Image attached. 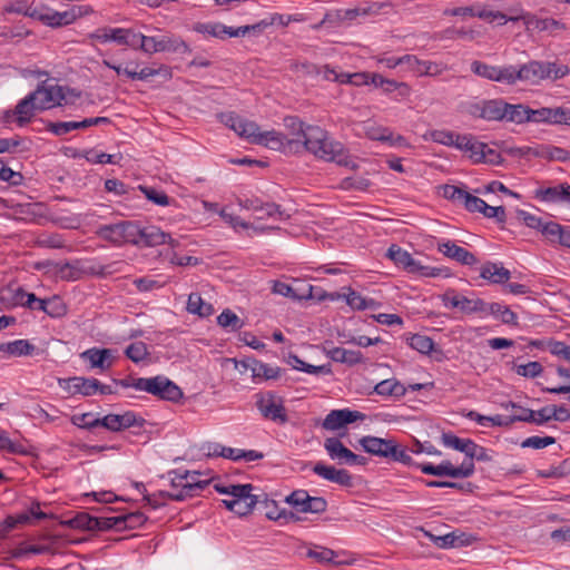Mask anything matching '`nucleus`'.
<instances>
[{
    "instance_id": "nucleus-1",
    "label": "nucleus",
    "mask_w": 570,
    "mask_h": 570,
    "mask_svg": "<svg viewBox=\"0 0 570 570\" xmlns=\"http://www.w3.org/2000/svg\"><path fill=\"white\" fill-rule=\"evenodd\" d=\"M298 154L308 151L324 161L347 165V154L344 146L333 139L330 134L320 126L307 129L306 140H298Z\"/></svg>"
},
{
    "instance_id": "nucleus-2",
    "label": "nucleus",
    "mask_w": 570,
    "mask_h": 570,
    "mask_svg": "<svg viewBox=\"0 0 570 570\" xmlns=\"http://www.w3.org/2000/svg\"><path fill=\"white\" fill-rule=\"evenodd\" d=\"M570 73V68L550 61L531 60L520 66L510 65V86L518 81L529 85H538L542 80L562 79Z\"/></svg>"
},
{
    "instance_id": "nucleus-3",
    "label": "nucleus",
    "mask_w": 570,
    "mask_h": 570,
    "mask_svg": "<svg viewBox=\"0 0 570 570\" xmlns=\"http://www.w3.org/2000/svg\"><path fill=\"white\" fill-rule=\"evenodd\" d=\"M171 491L168 495L174 501H183L187 498H193L199 494L210 482L209 479L202 480V473L198 471H170Z\"/></svg>"
},
{
    "instance_id": "nucleus-4",
    "label": "nucleus",
    "mask_w": 570,
    "mask_h": 570,
    "mask_svg": "<svg viewBox=\"0 0 570 570\" xmlns=\"http://www.w3.org/2000/svg\"><path fill=\"white\" fill-rule=\"evenodd\" d=\"M82 14L80 7H72L66 11H56L46 4L42 0L32 1V8L29 18L39 20L45 26L59 28L72 23Z\"/></svg>"
},
{
    "instance_id": "nucleus-5",
    "label": "nucleus",
    "mask_w": 570,
    "mask_h": 570,
    "mask_svg": "<svg viewBox=\"0 0 570 570\" xmlns=\"http://www.w3.org/2000/svg\"><path fill=\"white\" fill-rule=\"evenodd\" d=\"M360 444L365 452L385 459H391L395 462L410 463L411 455L396 443L394 439H382L376 436H363Z\"/></svg>"
},
{
    "instance_id": "nucleus-6",
    "label": "nucleus",
    "mask_w": 570,
    "mask_h": 570,
    "mask_svg": "<svg viewBox=\"0 0 570 570\" xmlns=\"http://www.w3.org/2000/svg\"><path fill=\"white\" fill-rule=\"evenodd\" d=\"M137 385L138 391L174 403L179 402L184 396L181 389L165 375L144 377V381L139 382Z\"/></svg>"
},
{
    "instance_id": "nucleus-7",
    "label": "nucleus",
    "mask_w": 570,
    "mask_h": 570,
    "mask_svg": "<svg viewBox=\"0 0 570 570\" xmlns=\"http://www.w3.org/2000/svg\"><path fill=\"white\" fill-rule=\"evenodd\" d=\"M252 484H237L232 487L230 497L224 499V505L238 515H246L252 512L258 503V497L253 494Z\"/></svg>"
},
{
    "instance_id": "nucleus-8",
    "label": "nucleus",
    "mask_w": 570,
    "mask_h": 570,
    "mask_svg": "<svg viewBox=\"0 0 570 570\" xmlns=\"http://www.w3.org/2000/svg\"><path fill=\"white\" fill-rule=\"evenodd\" d=\"M96 234L114 245L126 243L135 245L136 236L138 235V224L126 220L118 224L102 225L97 229Z\"/></svg>"
},
{
    "instance_id": "nucleus-9",
    "label": "nucleus",
    "mask_w": 570,
    "mask_h": 570,
    "mask_svg": "<svg viewBox=\"0 0 570 570\" xmlns=\"http://www.w3.org/2000/svg\"><path fill=\"white\" fill-rule=\"evenodd\" d=\"M67 89L62 86L58 85H49V86H39L33 92H31V97L35 101H37V107L39 110L49 109L53 106H61L62 104H68Z\"/></svg>"
},
{
    "instance_id": "nucleus-10",
    "label": "nucleus",
    "mask_w": 570,
    "mask_h": 570,
    "mask_svg": "<svg viewBox=\"0 0 570 570\" xmlns=\"http://www.w3.org/2000/svg\"><path fill=\"white\" fill-rule=\"evenodd\" d=\"M261 414L273 422L284 424L288 417L283 400L273 392L262 394L256 401Z\"/></svg>"
},
{
    "instance_id": "nucleus-11",
    "label": "nucleus",
    "mask_w": 570,
    "mask_h": 570,
    "mask_svg": "<svg viewBox=\"0 0 570 570\" xmlns=\"http://www.w3.org/2000/svg\"><path fill=\"white\" fill-rule=\"evenodd\" d=\"M286 502L302 513H323L327 508L324 498L311 497L305 490L293 491L286 498Z\"/></svg>"
},
{
    "instance_id": "nucleus-12",
    "label": "nucleus",
    "mask_w": 570,
    "mask_h": 570,
    "mask_svg": "<svg viewBox=\"0 0 570 570\" xmlns=\"http://www.w3.org/2000/svg\"><path fill=\"white\" fill-rule=\"evenodd\" d=\"M220 120L239 137L247 139L252 144H254V139L259 138L262 132L256 122L244 119L234 112L222 114Z\"/></svg>"
},
{
    "instance_id": "nucleus-13",
    "label": "nucleus",
    "mask_w": 570,
    "mask_h": 570,
    "mask_svg": "<svg viewBox=\"0 0 570 570\" xmlns=\"http://www.w3.org/2000/svg\"><path fill=\"white\" fill-rule=\"evenodd\" d=\"M254 144L273 150L293 154H298L299 146L297 145V139H288V137L276 130L262 131L259 138L254 139Z\"/></svg>"
},
{
    "instance_id": "nucleus-14",
    "label": "nucleus",
    "mask_w": 570,
    "mask_h": 570,
    "mask_svg": "<svg viewBox=\"0 0 570 570\" xmlns=\"http://www.w3.org/2000/svg\"><path fill=\"white\" fill-rule=\"evenodd\" d=\"M470 68L475 76L482 79L510 86V65L493 66L481 60H473Z\"/></svg>"
},
{
    "instance_id": "nucleus-15",
    "label": "nucleus",
    "mask_w": 570,
    "mask_h": 570,
    "mask_svg": "<svg viewBox=\"0 0 570 570\" xmlns=\"http://www.w3.org/2000/svg\"><path fill=\"white\" fill-rule=\"evenodd\" d=\"M144 423L145 420L132 411H127L122 414H107L104 417H99V426L111 432H119L131 426L141 428Z\"/></svg>"
},
{
    "instance_id": "nucleus-16",
    "label": "nucleus",
    "mask_w": 570,
    "mask_h": 570,
    "mask_svg": "<svg viewBox=\"0 0 570 570\" xmlns=\"http://www.w3.org/2000/svg\"><path fill=\"white\" fill-rule=\"evenodd\" d=\"M430 238H432V236H430ZM433 239L436 242L438 250L450 259L466 266L475 265L479 262L474 254L458 246L452 240L436 239L435 237H433Z\"/></svg>"
},
{
    "instance_id": "nucleus-17",
    "label": "nucleus",
    "mask_w": 570,
    "mask_h": 570,
    "mask_svg": "<svg viewBox=\"0 0 570 570\" xmlns=\"http://www.w3.org/2000/svg\"><path fill=\"white\" fill-rule=\"evenodd\" d=\"M163 244H168L171 247L178 246V242L174 239L170 234L163 232L159 227H141L138 224V235L136 236L135 245L158 246Z\"/></svg>"
},
{
    "instance_id": "nucleus-18",
    "label": "nucleus",
    "mask_w": 570,
    "mask_h": 570,
    "mask_svg": "<svg viewBox=\"0 0 570 570\" xmlns=\"http://www.w3.org/2000/svg\"><path fill=\"white\" fill-rule=\"evenodd\" d=\"M365 419V414L358 411H352L348 409L342 410H332L323 421V428L328 431H336L345 425L356 422L363 421Z\"/></svg>"
},
{
    "instance_id": "nucleus-19",
    "label": "nucleus",
    "mask_w": 570,
    "mask_h": 570,
    "mask_svg": "<svg viewBox=\"0 0 570 570\" xmlns=\"http://www.w3.org/2000/svg\"><path fill=\"white\" fill-rule=\"evenodd\" d=\"M475 471L474 462L464 460L459 466H454L450 461H444L438 465L430 464V474L450 478H470Z\"/></svg>"
},
{
    "instance_id": "nucleus-20",
    "label": "nucleus",
    "mask_w": 570,
    "mask_h": 570,
    "mask_svg": "<svg viewBox=\"0 0 570 570\" xmlns=\"http://www.w3.org/2000/svg\"><path fill=\"white\" fill-rule=\"evenodd\" d=\"M445 14L451 16H460L463 18L466 17H479L481 19H485L490 22H497L498 24L502 26L507 23L509 20H517V18H507V16L500 11H488L483 9H478L473 6L470 7H460L451 10H445Z\"/></svg>"
},
{
    "instance_id": "nucleus-21",
    "label": "nucleus",
    "mask_w": 570,
    "mask_h": 570,
    "mask_svg": "<svg viewBox=\"0 0 570 570\" xmlns=\"http://www.w3.org/2000/svg\"><path fill=\"white\" fill-rule=\"evenodd\" d=\"M532 122H548L551 125H569L570 109L564 107L532 109Z\"/></svg>"
},
{
    "instance_id": "nucleus-22",
    "label": "nucleus",
    "mask_w": 570,
    "mask_h": 570,
    "mask_svg": "<svg viewBox=\"0 0 570 570\" xmlns=\"http://www.w3.org/2000/svg\"><path fill=\"white\" fill-rule=\"evenodd\" d=\"M466 157L476 164L485 163L498 165L501 163L500 153L488 144L480 141L476 137H474L473 144H471V149L466 154Z\"/></svg>"
},
{
    "instance_id": "nucleus-23",
    "label": "nucleus",
    "mask_w": 570,
    "mask_h": 570,
    "mask_svg": "<svg viewBox=\"0 0 570 570\" xmlns=\"http://www.w3.org/2000/svg\"><path fill=\"white\" fill-rule=\"evenodd\" d=\"M313 472L316 475H318L327 481L337 483L340 485H343V487L352 485V476L348 473V471L345 469H336L333 465H326L322 462H317L313 466Z\"/></svg>"
},
{
    "instance_id": "nucleus-24",
    "label": "nucleus",
    "mask_w": 570,
    "mask_h": 570,
    "mask_svg": "<svg viewBox=\"0 0 570 570\" xmlns=\"http://www.w3.org/2000/svg\"><path fill=\"white\" fill-rule=\"evenodd\" d=\"M60 386L66 389L70 394H81L83 396H90L97 393L98 380L86 379L80 376L70 377L68 380L60 381Z\"/></svg>"
},
{
    "instance_id": "nucleus-25",
    "label": "nucleus",
    "mask_w": 570,
    "mask_h": 570,
    "mask_svg": "<svg viewBox=\"0 0 570 570\" xmlns=\"http://www.w3.org/2000/svg\"><path fill=\"white\" fill-rule=\"evenodd\" d=\"M534 197L543 203L570 202V185L560 184L551 187L537 188Z\"/></svg>"
},
{
    "instance_id": "nucleus-26",
    "label": "nucleus",
    "mask_w": 570,
    "mask_h": 570,
    "mask_svg": "<svg viewBox=\"0 0 570 570\" xmlns=\"http://www.w3.org/2000/svg\"><path fill=\"white\" fill-rule=\"evenodd\" d=\"M81 357L90 363L92 368L109 370L114 363V353L109 348H89L81 353Z\"/></svg>"
},
{
    "instance_id": "nucleus-27",
    "label": "nucleus",
    "mask_w": 570,
    "mask_h": 570,
    "mask_svg": "<svg viewBox=\"0 0 570 570\" xmlns=\"http://www.w3.org/2000/svg\"><path fill=\"white\" fill-rule=\"evenodd\" d=\"M524 23L528 30L548 32L551 36H556L558 32L566 30V24L563 22L552 18L529 16L524 18Z\"/></svg>"
},
{
    "instance_id": "nucleus-28",
    "label": "nucleus",
    "mask_w": 570,
    "mask_h": 570,
    "mask_svg": "<svg viewBox=\"0 0 570 570\" xmlns=\"http://www.w3.org/2000/svg\"><path fill=\"white\" fill-rule=\"evenodd\" d=\"M240 363L246 370H250L255 379L275 380L281 373L279 367L271 366L255 358H247Z\"/></svg>"
},
{
    "instance_id": "nucleus-29",
    "label": "nucleus",
    "mask_w": 570,
    "mask_h": 570,
    "mask_svg": "<svg viewBox=\"0 0 570 570\" xmlns=\"http://www.w3.org/2000/svg\"><path fill=\"white\" fill-rule=\"evenodd\" d=\"M36 346L28 340H16L0 344V354L4 356H27L33 354Z\"/></svg>"
},
{
    "instance_id": "nucleus-30",
    "label": "nucleus",
    "mask_w": 570,
    "mask_h": 570,
    "mask_svg": "<svg viewBox=\"0 0 570 570\" xmlns=\"http://www.w3.org/2000/svg\"><path fill=\"white\" fill-rule=\"evenodd\" d=\"M480 276L493 284H502L510 279L511 273L499 263H487L480 269Z\"/></svg>"
},
{
    "instance_id": "nucleus-31",
    "label": "nucleus",
    "mask_w": 570,
    "mask_h": 570,
    "mask_svg": "<svg viewBox=\"0 0 570 570\" xmlns=\"http://www.w3.org/2000/svg\"><path fill=\"white\" fill-rule=\"evenodd\" d=\"M326 355L334 362L344 363L350 366L363 362V355L360 351L346 350L343 347H332L325 350Z\"/></svg>"
},
{
    "instance_id": "nucleus-32",
    "label": "nucleus",
    "mask_w": 570,
    "mask_h": 570,
    "mask_svg": "<svg viewBox=\"0 0 570 570\" xmlns=\"http://www.w3.org/2000/svg\"><path fill=\"white\" fill-rule=\"evenodd\" d=\"M36 104L37 101L32 99L30 94L18 102L12 114L17 116L19 126L29 122L35 116V112L39 110Z\"/></svg>"
},
{
    "instance_id": "nucleus-33",
    "label": "nucleus",
    "mask_w": 570,
    "mask_h": 570,
    "mask_svg": "<svg viewBox=\"0 0 570 570\" xmlns=\"http://www.w3.org/2000/svg\"><path fill=\"white\" fill-rule=\"evenodd\" d=\"M188 51V46L179 37L168 32L159 35L158 52L186 53Z\"/></svg>"
},
{
    "instance_id": "nucleus-34",
    "label": "nucleus",
    "mask_w": 570,
    "mask_h": 570,
    "mask_svg": "<svg viewBox=\"0 0 570 570\" xmlns=\"http://www.w3.org/2000/svg\"><path fill=\"white\" fill-rule=\"evenodd\" d=\"M430 540L439 548H458L469 543L463 532H449L438 535L430 532Z\"/></svg>"
},
{
    "instance_id": "nucleus-35",
    "label": "nucleus",
    "mask_w": 570,
    "mask_h": 570,
    "mask_svg": "<svg viewBox=\"0 0 570 570\" xmlns=\"http://www.w3.org/2000/svg\"><path fill=\"white\" fill-rule=\"evenodd\" d=\"M454 303L456 304L455 308L466 315L478 314L480 317H482V312L485 311V301L479 297H468L460 294L458 302Z\"/></svg>"
},
{
    "instance_id": "nucleus-36",
    "label": "nucleus",
    "mask_w": 570,
    "mask_h": 570,
    "mask_svg": "<svg viewBox=\"0 0 570 570\" xmlns=\"http://www.w3.org/2000/svg\"><path fill=\"white\" fill-rule=\"evenodd\" d=\"M386 257L393 261L397 266H402L410 272L416 271V264L412 256L406 250L396 245H392L387 249Z\"/></svg>"
},
{
    "instance_id": "nucleus-37",
    "label": "nucleus",
    "mask_w": 570,
    "mask_h": 570,
    "mask_svg": "<svg viewBox=\"0 0 570 570\" xmlns=\"http://www.w3.org/2000/svg\"><path fill=\"white\" fill-rule=\"evenodd\" d=\"M324 448L332 460L347 462L351 450L347 449L337 438H328L324 442Z\"/></svg>"
},
{
    "instance_id": "nucleus-38",
    "label": "nucleus",
    "mask_w": 570,
    "mask_h": 570,
    "mask_svg": "<svg viewBox=\"0 0 570 570\" xmlns=\"http://www.w3.org/2000/svg\"><path fill=\"white\" fill-rule=\"evenodd\" d=\"M187 311L200 317H207L213 315L214 307L212 304L205 302L198 293H191L188 296Z\"/></svg>"
},
{
    "instance_id": "nucleus-39",
    "label": "nucleus",
    "mask_w": 570,
    "mask_h": 570,
    "mask_svg": "<svg viewBox=\"0 0 570 570\" xmlns=\"http://www.w3.org/2000/svg\"><path fill=\"white\" fill-rule=\"evenodd\" d=\"M302 68L305 70L307 75H315L322 77L324 80L336 81L341 83V76L343 72H337L328 65L318 66L314 63H304Z\"/></svg>"
},
{
    "instance_id": "nucleus-40",
    "label": "nucleus",
    "mask_w": 570,
    "mask_h": 570,
    "mask_svg": "<svg viewBox=\"0 0 570 570\" xmlns=\"http://www.w3.org/2000/svg\"><path fill=\"white\" fill-rule=\"evenodd\" d=\"M112 70L117 72V75H126L128 78L132 80H147L150 77L159 75L160 69H154L150 67H145L141 70L137 71L135 68H130L129 65L125 68L121 65L112 66Z\"/></svg>"
},
{
    "instance_id": "nucleus-41",
    "label": "nucleus",
    "mask_w": 570,
    "mask_h": 570,
    "mask_svg": "<svg viewBox=\"0 0 570 570\" xmlns=\"http://www.w3.org/2000/svg\"><path fill=\"white\" fill-rule=\"evenodd\" d=\"M284 126L293 136L291 139L306 140L307 129L315 127L316 125H308L302 121L298 117L289 116L284 118Z\"/></svg>"
},
{
    "instance_id": "nucleus-42",
    "label": "nucleus",
    "mask_w": 570,
    "mask_h": 570,
    "mask_svg": "<svg viewBox=\"0 0 570 570\" xmlns=\"http://www.w3.org/2000/svg\"><path fill=\"white\" fill-rule=\"evenodd\" d=\"M532 109L523 105H511L505 102L504 119L517 124L531 121Z\"/></svg>"
},
{
    "instance_id": "nucleus-43",
    "label": "nucleus",
    "mask_w": 570,
    "mask_h": 570,
    "mask_svg": "<svg viewBox=\"0 0 570 570\" xmlns=\"http://www.w3.org/2000/svg\"><path fill=\"white\" fill-rule=\"evenodd\" d=\"M89 127L88 118L81 121H59V122H49L47 128L50 132L56 136H65L69 134L71 130L76 129H86Z\"/></svg>"
},
{
    "instance_id": "nucleus-44",
    "label": "nucleus",
    "mask_w": 570,
    "mask_h": 570,
    "mask_svg": "<svg viewBox=\"0 0 570 570\" xmlns=\"http://www.w3.org/2000/svg\"><path fill=\"white\" fill-rule=\"evenodd\" d=\"M4 293L6 298H2L4 309H12L17 306L24 307L26 291L22 287H12L9 285L4 288Z\"/></svg>"
},
{
    "instance_id": "nucleus-45",
    "label": "nucleus",
    "mask_w": 570,
    "mask_h": 570,
    "mask_svg": "<svg viewBox=\"0 0 570 570\" xmlns=\"http://www.w3.org/2000/svg\"><path fill=\"white\" fill-rule=\"evenodd\" d=\"M218 215L233 228L242 227L244 229L252 228L256 233H264L266 230H272L274 227H267V226H255L253 224H249L245 220H243L239 216H235L233 214H229L225 208L220 209L218 212Z\"/></svg>"
},
{
    "instance_id": "nucleus-46",
    "label": "nucleus",
    "mask_w": 570,
    "mask_h": 570,
    "mask_svg": "<svg viewBox=\"0 0 570 570\" xmlns=\"http://www.w3.org/2000/svg\"><path fill=\"white\" fill-rule=\"evenodd\" d=\"M505 102L502 100H487L483 101V112L481 118L485 120H501L504 119Z\"/></svg>"
},
{
    "instance_id": "nucleus-47",
    "label": "nucleus",
    "mask_w": 570,
    "mask_h": 570,
    "mask_svg": "<svg viewBox=\"0 0 570 570\" xmlns=\"http://www.w3.org/2000/svg\"><path fill=\"white\" fill-rule=\"evenodd\" d=\"M374 391L379 395L384 396H403L406 392V389L403 384L395 380H384L377 383L374 387Z\"/></svg>"
},
{
    "instance_id": "nucleus-48",
    "label": "nucleus",
    "mask_w": 570,
    "mask_h": 570,
    "mask_svg": "<svg viewBox=\"0 0 570 570\" xmlns=\"http://www.w3.org/2000/svg\"><path fill=\"white\" fill-rule=\"evenodd\" d=\"M217 324L224 330L236 332L244 326V321L240 320L233 311L226 308L217 316Z\"/></svg>"
},
{
    "instance_id": "nucleus-49",
    "label": "nucleus",
    "mask_w": 570,
    "mask_h": 570,
    "mask_svg": "<svg viewBox=\"0 0 570 570\" xmlns=\"http://www.w3.org/2000/svg\"><path fill=\"white\" fill-rule=\"evenodd\" d=\"M36 245L40 248L59 249L66 247V239L58 233H43L37 237Z\"/></svg>"
},
{
    "instance_id": "nucleus-50",
    "label": "nucleus",
    "mask_w": 570,
    "mask_h": 570,
    "mask_svg": "<svg viewBox=\"0 0 570 570\" xmlns=\"http://www.w3.org/2000/svg\"><path fill=\"white\" fill-rule=\"evenodd\" d=\"M124 33L125 28H104L97 30L94 37L101 43L112 41L122 46V42H126Z\"/></svg>"
},
{
    "instance_id": "nucleus-51",
    "label": "nucleus",
    "mask_w": 570,
    "mask_h": 570,
    "mask_svg": "<svg viewBox=\"0 0 570 570\" xmlns=\"http://www.w3.org/2000/svg\"><path fill=\"white\" fill-rule=\"evenodd\" d=\"M30 520V514L27 512L18 515H8L3 522L0 523V539L6 538L17 525L27 524Z\"/></svg>"
},
{
    "instance_id": "nucleus-52",
    "label": "nucleus",
    "mask_w": 570,
    "mask_h": 570,
    "mask_svg": "<svg viewBox=\"0 0 570 570\" xmlns=\"http://www.w3.org/2000/svg\"><path fill=\"white\" fill-rule=\"evenodd\" d=\"M307 557L316 560L320 563H334L340 564L341 561L336 560L337 553L328 548L316 547L307 551Z\"/></svg>"
},
{
    "instance_id": "nucleus-53",
    "label": "nucleus",
    "mask_w": 570,
    "mask_h": 570,
    "mask_svg": "<svg viewBox=\"0 0 570 570\" xmlns=\"http://www.w3.org/2000/svg\"><path fill=\"white\" fill-rule=\"evenodd\" d=\"M442 443L445 446L454 449L456 451H460L466 455L468 452L470 451L472 440L471 439H461L451 433H443L442 434Z\"/></svg>"
},
{
    "instance_id": "nucleus-54",
    "label": "nucleus",
    "mask_w": 570,
    "mask_h": 570,
    "mask_svg": "<svg viewBox=\"0 0 570 570\" xmlns=\"http://www.w3.org/2000/svg\"><path fill=\"white\" fill-rule=\"evenodd\" d=\"M346 291L347 292L344 293L343 296L345 297L347 305L352 308L363 311L374 305L373 299L367 301L360 293L353 291L352 288L348 287Z\"/></svg>"
},
{
    "instance_id": "nucleus-55",
    "label": "nucleus",
    "mask_w": 570,
    "mask_h": 570,
    "mask_svg": "<svg viewBox=\"0 0 570 570\" xmlns=\"http://www.w3.org/2000/svg\"><path fill=\"white\" fill-rule=\"evenodd\" d=\"M273 293L282 295L284 297H291L294 299H301V298H305V297L312 298V297L316 296L313 294V286H308L307 295H297L295 293V289L292 286H289L288 284L284 283V282H279V281L274 282Z\"/></svg>"
},
{
    "instance_id": "nucleus-56",
    "label": "nucleus",
    "mask_w": 570,
    "mask_h": 570,
    "mask_svg": "<svg viewBox=\"0 0 570 570\" xmlns=\"http://www.w3.org/2000/svg\"><path fill=\"white\" fill-rule=\"evenodd\" d=\"M458 135V132L449 129L430 130V139L446 147H454Z\"/></svg>"
},
{
    "instance_id": "nucleus-57",
    "label": "nucleus",
    "mask_w": 570,
    "mask_h": 570,
    "mask_svg": "<svg viewBox=\"0 0 570 570\" xmlns=\"http://www.w3.org/2000/svg\"><path fill=\"white\" fill-rule=\"evenodd\" d=\"M146 198L159 206H169L173 199L164 191L154 187L139 186Z\"/></svg>"
},
{
    "instance_id": "nucleus-58",
    "label": "nucleus",
    "mask_w": 570,
    "mask_h": 570,
    "mask_svg": "<svg viewBox=\"0 0 570 570\" xmlns=\"http://www.w3.org/2000/svg\"><path fill=\"white\" fill-rule=\"evenodd\" d=\"M464 191V189L454 185H440L435 188L438 196L452 200L455 204H460Z\"/></svg>"
},
{
    "instance_id": "nucleus-59",
    "label": "nucleus",
    "mask_w": 570,
    "mask_h": 570,
    "mask_svg": "<svg viewBox=\"0 0 570 570\" xmlns=\"http://www.w3.org/2000/svg\"><path fill=\"white\" fill-rule=\"evenodd\" d=\"M358 16H362L361 8L336 10L334 13H327L322 23H325L327 20L340 22L352 21Z\"/></svg>"
},
{
    "instance_id": "nucleus-60",
    "label": "nucleus",
    "mask_w": 570,
    "mask_h": 570,
    "mask_svg": "<svg viewBox=\"0 0 570 570\" xmlns=\"http://www.w3.org/2000/svg\"><path fill=\"white\" fill-rule=\"evenodd\" d=\"M563 229L564 226L556 222H544L540 232L550 243L559 244Z\"/></svg>"
},
{
    "instance_id": "nucleus-61",
    "label": "nucleus",
    "mask_w": 570,
    "mask_h": 570,
    "mask_svg": "<svg viewBox=\"0 0 570 570\" xmlns=\"http://www.w3.org/2000/svg\"><path fill=\"white\" fill-rule=\"evenodd\" d=\"M119 515H120V522H121L122 530L139 528L147 520V517L142 512H139V511L119 514Z\"/></svg>"
},
{
    "instance_id": "nucleus-62",
    "label": "nucleus",
    "mask_w": 570,
    "mask_h": 570,
    "mask_svg": "<svg viewBox=\"0 0 570 570\" xmlns=\"http://www.w3.org/2000/svg\"><path fill=\"white\" fill-rule=\"evenodd\" d=\"M281 207L275 203H263L258 205L254 213L255 219L262 220L269 217L282 216Z\"/></svg>"
},
{
    "instance_id": "nucleus-63",
    "label": "nucleus",
    "mask_w": 570,
    "mask_h": 570,
    "mask_svg": "<svg viewBox=\"0 0 570 570\" xmlns=\"http://www.w3.org/2000/svg\"><path fill=\"white\" fill-rule=\"evenodd\" d=\"M0 451H7L12 454H26L27 450L21 443L13 442L8 433L0 430Z\"/></svg>"
},
{
    "instance_id": "nucleus-64",
    "label": "nucleus",
    "mask_w": 570,
    "mask_h": 570,
    "mask_svg": "<svg viewBox=\"0 0 570 570\" xmlns=\"http://www.w3.org/2000/svg\"><path fill=\"white\" fill-rule=\"evenodd\" d=\"M126 356L135 363L142 361L147 355V346L142 342L131 343L125 351Z\"/></svg>"
}]
</instances>
